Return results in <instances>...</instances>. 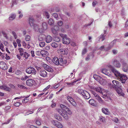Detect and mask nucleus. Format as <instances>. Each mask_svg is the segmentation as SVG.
<instances>
[{"instance_id":"21","label":"nucleus","mask_w":128,"mask_h":128,"mask_svg":"<svg viewBox=\"0 0 128 128\" xmlns=\"http://www.w3.org/2000/svg\"><path fill=\"white\" fill-rule=\"evenodd\" d=\"M43 66L44 68L48 72H52L53 71V70L52 68L46 64H43Z\"/></svg>"},{"instance_id":"29","label":"nucleus","mask_w":128,"mask_h":128,"mask_svg":"<svg viewBox=\"0 0 128 128\" xmlns=\"http://www.w3.org/2000/svg\"><path fill=\"white\" fill-rule=\"evenodd\" d=\"M39 52V54H40L44 56H45V55H47L48 54V52L44 50H42L40 52Z\"/></svg>"},{"instance_id":"2","label":"nucleus","mask_w":128,"mask_h":128,"mask_svg":"<svg viewBox=\"0 0 128 128\" xmlns=\"http://www.w3.org/2000/svg\"><path fill=\"white\" fill-rule=\"evenodd\" d=\"M29 23L30 26H33L34 29L35 31H39L40 32V30L41 29L39 28L38 25L34 24V20L32 18L30 17L29 18Z\"/></svg>"},{"instance_id":"33","label":"nucleus","mask_w":128,"mask_h":128,"mask_svg":"<svg viewBox=\"0 0 128 128\" xmlns=\"http://www.w3.org/2000/svg\"><path fill=\"white\" fill-rule=\"evenodd\" d=\"M18 50L20 52V55L21 56H22L24 54L25 52L24 51V49H23L22 48H18Z\"/></svg>"},{"instance_id":"61","label":"nucleus","mask_w":128,"mask_h":128,"mask_svg":"<svg viewBox=\"0 0 128 128\" xmlns=\"http://www.w3.org/2000/svg\"><path fill=\"white\" fill-rule=\"evenodd\" d=\"M9 86L10 87L12 88H14L15 86L12 84H9Z\"/></svg>"},{"instance_id":"19","label":"nucleus","mask_w":128,"mask_h":128,"mask_svg":"<svg viewBox=\"0 0 128 128\" xmlns=\"http://www.w3.org/2000/svg\"><path fill=\"white\" fill-rule=\"evenodd\" d=\"M39 74L41 76L44 78L46 77L47 76V73L44 70H40Z\"/></svg>"},{"instance_id":"22","label":"nucleus","mask_w":128,"mask_h":128,"mask_svg":"<svg viewBox=\"0 0 128 128\" xmlns=\"http://www.w3.org/2000/svg\"><path fill=\"white\" fill-rule=\"evenodd\" d=\"M60 59H58V58H55L53 59V62L56 64L58 65H60Z\"/></svg>"},{"instance_id":"6","label":"nucleus","mask_w":128,"mask_h":128,"mask_svg":"<svg viewBox=\"0 0 128 128\" xmlns=\"http://www.w3.org/2000/svg\"><path fill=\"white\" fill-rule=\"evenodd\" d=\"M26 72L29 74H32L34 75H35L37 72L35 69L33 67L31 66L30 67L26 70Z\"/></svg>"},{"instance_id":"57","label":"nucleus","mask_w":128,"mask_h":128,"mask_svg":"<svg viewBox=\"0 0 128 128\" xmlns=\"http://www.w3.org/2000/svg\"><path fill=\"white\" fill-rule=\"evenodd\" d=\"M112 52L114 54H116L118 52L117 50L115 49L113 50Z\"/></svg>"},{"instance_id":"17","label":"nucleus","mask_w":128,"mask_h":128,"mask_svg":"<svg viewBox=\"0 0 128 128\" xmlns=\"http://www.w3.org/2000/svg\"><path fill=\"white\" fill-rule=\"evenodd\" d=\"M116 40L115 39L113 41H112L110 44L107 47L106 49V50H110L112 47L116 43Z\"/></svg>"},{"instance_id":"1","label":"nucleus","mask_w":128,"mask_h":128,"mask_svg":"<svg viewBox=\"0 0 128 128\" xmlns=\"http://www.w3.org/2000/svg\"><path fill=\"white\" fill-rule=\"evenodd\" d=\"M107 66L110 68L111 71L114 74L116 78L121 82L122 85L124 86L128 78L126 75L121 74L112 66L110 64L108 65Z\"/></svg>"},{"instance_id":"15","label":"nucleus","mask_w":128,"mask_h":128,"mask_svg":"<svg viewBox=\"0 0 128 128\" xmlns=\"http://www.w3.org/2000/svg\"><path fill=\"white\" fill-rule=\"evenodd\" d=\"M122 87H119L115 89L119 96H124V94L122 92Z\"/></svg>"},{"instance_id":"55","label":"nucleus","mask_w":128,"mask_h":128,"mask_svg":"<svg viewBox=\"0 0 128 128\" xmlns=\"http://www.w3.org/2000/svg\"><path fill=\"white\" fill-rule=\"evenodd\" d=\"M87 52V50L86 48H84L82 51V54L83 55L85 54Z\"/></svg>"},{"instance_id":"44","label":"nucleus","mask_w":128,"mask_h":128,"mask_svg":"<svg viewBox=\"0 0 128 128\" xmlns=\"http://www.w3.org/2000/svg\"><path fill=\"white\" fill-rule=\"evenodd\" d=\"M45 42H40L39 46L41 47L44 46L45 45Z\"/></svg>"},{"instance_id":"32","label":"nucleus","mask_w":128,"mask_h":128,"mask_svg":"<svg viewBox=\"0 0 128 128\" xmlns=\"http://www.w3.org/2000/svg\"><path fill=\"white\" fill-rule=\"evenodd\" d=\"M66 62L67 61L66 60H64L62 58L60 59V65L62 66L63 64H66Z\"/></svg>"},{"instance_id":"56","label":"nucleus","mask_w":128,"mask_h":128,"mask_svg":"<svg viewBox=\"0 0 128 128\" xmlns=\"http://www.w3.org/2000/svg\"><path fill=\"white\" fill-rule=\"evenodd\" d=\"M113 120L116 123H118V119L116 117L113 118Z\"/></svg>"},{"instance_id":"25","label":"nucleus","mask_w":128,"mask_h":128,"mask_svg":"<svg viewBox=\"0 0 128 128\" xmlns=\"http://www.w3.org/2000/svg\"><path fill=\"white\" fill-rule=\"evenodd\" d=\"M102 112L106 115H109L110 114V112L108 110L107 108H103L102 109Z\"/></svg>"},{"instance_id":"7","label":"nucleus","mask_w":128,"mask_h":128,"mask_svg":"<svg viewBox=\"0 0 128 128\" xmlns=\"http://www.w3.org/2000/svg\"><path fill=\"white\" fill-rule=\"evenodd\" d=\"M120 62L122 64L123 70L124 72H127L128 70V65L123 59H121Z\"/></svg>"},{"instance_id":"49","label":"nucleus","mask_w":128,"mask_h":128,"mask_svg":"<svg viewBox=\"0 0 128 128\" xmlns=\"http://www.w3.org/2000/svg\"><path fill=\"white\" fill-rule=\"evenodd\" d=\"M18 87L20 89H26V87L25 86H24L22 85H18Z\"/></svg>"},{"instance_id":"40","label":"nucleus","mask_w":128,"mask_h":128,"mask_svg":"<svg viewBox=\"0 0 128 128\" xmlns=\"http://www.w3.org/2000/svg\"><path fill=\"white\" fill-rule=\"evenodd\" d=\"M52 15L53 16L56 18V20H58L59 19V17L58 16V15L57 13H53L52 14Z\"/></svg>"},{"instance_id":"53","label":"nucleus","mask_w":128,"mask_h":128,"mask_svg":"<svg viewBox=\"0 0 128 128\" xmlns=\"http://www.w3.org/2000/svg\"><path fill=\"white\" fill-rule=\"evenodd\" d=\"M55 118L56 119L59 121L61 120H62V117L59 116H58L56 117Z\"/></svg>"},{"instance_id":"20","label":"nucleus","mask_w":128,"mask_h":128,"mask_svg":"<svg viewBox=\"0 0 128 128\" xmlns=\"http://www.w3.org/2000/svg\"><path fill=\"white\" fill-rule=\"evenodd\" d=\"M43 66L44 68L48 72H52L53 71V70L52 68L46 64H43Z\"/></svg>"},{"instance_id":"24","label":"nucleus","mask_w":128,"mask_h":128,"mask_svg":"<svg viewBox=\"0 0 128 128\" xmlns=\"http://www.w3.org/2000/svg\"><path fill=\"white\" fill-rule=\"evenodd\" d=\"M46 40V42L47 43H49L51 42L52 40V37L50 36H48L45 38Z\"/></svg>"},{"instance_id":"64","label":"nucleus","mask_w":128,"mask_h":128,"mask_svg":"<svg viewBox=\"0 0 128 128\" xmlns=\"http://www.w3.org/2000/svg\"><path fill=\"white\" fill-rule=\"evenodd\" d=\"M128 26V20L126 21L125 23L124 27L125 28H126Z\"/></svg>"},{"instance_id":"62","label":"nucleus","mask_w":128,"mask_h":128,"mask_svg":"<svg viewBox=\"0 0 128 128\" xmlns=\"http://www.w3.org/2000/svg\"><path fill=\"white\" fill-rule=\"evenodd\" d=\"M97 3V2L96 1H94L92 3V5L94 7L95 6L96 4Z\"/></svg>"},{"instance_id":"59","label":"nucleus","mask_w":128,"mask_h":128,"mask_svg":"<svg viewBox=\"0 0 128 128\" xmlns=\"http://www.w3.org/2000/svg\"><path fill=\"white\" fill-rule=\"evenodd\" d=\"M93 77L96 80L98 81V76L96 75H94V76Z\"/></svg>"},{"instance_id":"37","label":"nucleus","mask_w":128,"mask_h":128,"mask_svg":"<svg viewBox=\"0 0 128 128\" xmlns=\"http://www.w3.org/2000/svg\"><path fill=\"white\" fill-rule=\"evenodd\" d=\"M2 33L4 37L6 39H8V34L7 33L3 31H2Z\"/></svg>"},{"instance_id":"39","label":"nucleus","mask_w":128,"mask_h":128,"mask_svg":"<svg viewBox=\"0 0 128 128\" xmlns=\"http://www.w3.org/2000/svg\"><path fill=\"white\" fill-rule=\"evenodd\" d=\"M30 96H27L25 98V99H23L22 100V102L23 103H26L28 102V100L27 99V98L29 97Z\"/></svg>"},{"instance_id":"34","label":"nucleus","mask_w":128,"mask_h":128,"mask_svg":"<svg viewBox=\"0 0 128 128\" xmlns=\"http://www.w3.org/2000/svg\"><path fill=\"white\" fill-rule=\"evenodd\" d=\"M41 119L40 118H37L36 120V123L39 126L41 125Z\"/></svg>"},{"instance_id":"13","label":"nucleus","mask_w":128,"mask_h":128,"mask_svg":"<svg viewBox=\"0 0 128 128\" xmlns=\"http://www.w3.org/2000/svg\"><path fill=\"white\" fill-rule=\"evenodd\" d=\"M112 64L117 68H119L121 67V64L120 62L116 59L114 60L113 61Z\"/></svg>"},{"instance_id":"8","label":"nucleus","mask_w":128,"mask_h":128,"mask_svg":"<svg viewBox=\"0 0 128 128\" xmlns=\"http://www.w3.org/2000/svg\"><path fill=\"white\" fill-rule=\"evenodd\" d=\"M91 92L96 98L98 101L101 104L104 103V101L102 100L101 98L98 94L93 91L92 90H91Z\"/></svg>"},{"instance_id":"54","label":"nucleus","mask_w":128,"mask_h":128,"mask_svg":"<svg viewBox=\"0 0 128 128\" xmlns=\"http://www.w3.org/2000/svg\"><path fill=\"white\" fill-rule=\"evenodd\" d=\"M53 27L56 30H57L58 31L59 30V27L58 26H55Z\"/></svg>"},{"instance_id":"3","label":"nucleus","mask_w":128,"mask_h":128,"mask_svg":"<svg viewBox=\"0 0 128 128\" xmlns=\"http://www.w3.org/2000/svg\"><path fill=\"white\" fill-rule=\"evenodd\" d=\"M78 92L82 94L83 97L86 99H88L90 98V96L89 93L85 90L79 89L78 90Z\"/></svg>"},{"instance_id":"18","label":"nucleus","mask_w":128,"mask_h":128,"mask_svg":"<svg viewBox=\"0 0 128 128\" xmlns=\"http://www.w3.org/2000/svg\"><path fill=\"white\" fill-rule=\"evenodd\" d=\"M0 88L4 90L10 92L11 91V89L9 87H8L6 85L4 84L3 85L0 86Z\"/></svg>"},{"instance_id":"5","label":"nucleus","mask_w":128,"mask_h":128,"mask_svg":"<svg viewBox=\"0 0 128 128\" xmlns=\"http://www.w3.org/2000/svg\"><path fill=\"white\" fill-rule=\"evenodd\" d=\"M112 82L113 84L110 85V87L112 88H113L115 89L118 88L122 87L121 84L118 81L113 80Z\"/></svg>"},{"instance_id":"14","label":"nucleus","mask_w":128,"mask_h":128,"mask_svg":"<svg viewBox=\"0 0 128 128\" xmlns=\"http://www.w3.org/2000/svg\"><path fill=\"white\" fill-rule=\"evenodd\" d=\"M7 68V65L5 62L2 61L0 62V68L4 70H6Z\"/></svg>"},{"instance_id":"11","label":"nucleus","mask_w":128,"mask_h":128,"mask_svg":"<svg viewBox=\"0 0 128 128\" xmlns=\"http://www.w3.org/2000/svg\"><path fill=\"white\" fill-rule=\"evenodd\" d=\"M68 100L71 104L73 106H76V104L74 100L71 96L69 95H67L66 97Z\"/></svg>"},{"instance_id":"9","label":"nucleus","mask_w":128,"mask_h":128,"mask_svg":"<svg viewBox=\"0 0 128 128\" xmlns=\"http://www.w3.org/2000/svg\"><path fill=\"white\" fill-rule=\"evenodd\" d=\"M60 107L64 111V113H67L68 114L70 115L72 114V112L65 105L63 104H61L60 106Z\"/></svg>"},{"instance_id":"41","label":"nucleus","mask_w":128,"mask_h":128,"mask_svg":"<svg viewBox=\"0 0 128 128\" xmlns=\"http://www.w3.org/2000/svg\"><path fill=\"white\" fill-rule=\"evenodd\" d=\"M51 46L54 48H56L58 46V44L56 42L52 43L51 44Z\"/></svg>"},{"instance_id":"38","label":"nucleus","mask_w":128,"mask_h":128,"mask_svg":"<svg viewBox=\"0 0 128 128\" xmlns=\"http://www.w3.org/2000/svg\"><path fill=\"white\" fill-rule=\"evenodd\" d=\"M29 56V54L26 52H24L23 54L24 57L26 59L28 58Z\"/></svg>"},{"instance_id":"48","label":"nucleus","mask_w":128,"mask_h":128,"mask_svg":"<svg viewBox=\"0 0 128 128\" xmlns=\"http://www.w3.org/2000/svg\"><path fill=\"white\" fill-rule=\"evenodd\" d=\"M58 122V121L56 120H53L52 122V123L53 125L56 126Z\"/></svg>"},{"instance_id":"60","label":"nucleus","mask_w":128,"mask_h":128,"mask_svg":"<svg viewBox=\"0 0 128 128\" xmlns=\"http://www.w3.org/2000/svg\"><path fill=\"white\" fill-rule=\"evenodd\" d=\"M3 47L4 45L2 43H1L0 45V49L2 51H3Z\"/></svg>"},{"instance_id":"12","label":"nucleus","mask_w":128,"mask_h":128,"mask_svg":"<svg viewBox=\"0 0 128 128\" xmlns=\"http://www.w3.org/2000/svg\"><path fill=\"white\" fill-rule=\"evenodd\" d=\"M26 83L28 86H32L34 84L35 81L34 80L29 79L26 80Z\"/></svg>"},{"instance_id":"58","label":"nucleus","mask_w":128,"mask_h":128,"mask_svg":"<svg viewBox=\"0 0 128 128\" xmlns=\"http://www.w3.org/2000/svg\"><path fill=\"white\" fill-rule=\"evenodd\" d=\"M21 72L20 70H17L16 72V74L17 75H18L19 74H21Z\"/></svg>"},{"instance_id":"50","label":"nucleus","mask_w":128,"mask_h":128,"mask_svg":"<svg viewBox=\"0 0 128 128\" xmlns=\"http://www.w3.org/2000/svg\"><path fill=\"white\" fill-rule=\"evenodd\" d=\"M100 120L104 122L105 121V118L103 116H101L100 117Z\"/></svg>"},{"instance_id":"31","label":"nucleus","mask_w":128,"mask_h":128,"mask_svg":"<svg viewBox=\"0 0 128 128\" xmlns=\"http://www.w3.org/2000/svg\"><path fill=\"white\" fill-rule=\"evenodd\" d=\"M102 72L104 74L108 76H109L110 75V74L108 72V70L107 69L105 68L103 69L102 71Z\"/></svg>"},{"instance_id":"26","label":"nucleus","mask_w":128,"mask_h":128,"mask_svg":"<svg viewBox=\"0 0 128 128\" xmlns=\"http://www.w3.org/2000/svg\"><path fill=\"white\" fill-rule=\"evenodd\" d=\"M94 90L96 91L97 92H99L100 94H102V89L100 87H98L95 88Z\"/></svg>"},{"instance_id":"16","label":"nucleus","mask_w":128,"mask_h":128,"mask_svg":"<svg viewBox=\"0 0 128 128\" xmlns=\"http://www.w3.org/2000/svg\"><path fill=\"white\" fill-rule=\"evenodd\" d=\"M42 28L40 30V32L42 33L44 31L46 30L47 28V24L46 22H43L42 24Z\"/></svg>"},{"instance_id":"36","label":"nucleus","mask_w":128,"mask_h":128,"mask_svg":"<svg viewBox=\"0 0 128 128\" xmlns=\"http://www.w3.org/2000/svg\"><path fill=\"white\" fill-rule=\"evenodd\" d=\"M15 17L16 15L15 14H12L9 17V20H12L15 18Z\"/></svg>"},{"instance_id":"23","label":"nucleus","mask_w":128,"mask_h":128,"mask_svg":"<svg viewBox=\"0 0 128 128\" xmlns=\"http://www.w3.org/2000/svg\"><path fill=\"white\" fill-rule=\"evenodd\" d=\"M106 28H107V27H106ZM106 30L107 29H106V30H104V34H102L99 37V38L100 39H102V41H103L105 38V37L106 35Z\"/></svg>"},{"instance_id":"45","label":"nucleus","mask_w":128,"mask_h":128,"mask_svg":"<svg viewBox=\"0 0 128 128\" xmlns=\"http://www.w3.org/2000/svg\"><path fill=\"white\" fill-rule=\"evenodd\" d=\"M57 24L59 26H61L63 24V22L61 20H60L57 22Z\"/></svg>"},{"instance_id":"43","label":"nucleus","mask_w":128,"mask_h":128,"mask_svg":"<svg viewBox=\"0 0 128 128\" xmlns=\"http://www.w3.org/2000/svg\"><path fill=\"white\" fill-rule=\"evenodd\" d=\"M56 127L59 128H62L63 127V125L62 124L58 122Z\"/></svg>"},{"instance_id":"47","label":"nucleus","mask_w":128,"mask_h":128,"mask_svg":"<svg viewBox=\"0 0 128 128\" xmlns=\"http://www.w3.org/2000/svg\"><path fill=\"white\" fill-rule=\"evenodd\" d=\"M22 104L21 103L19 102H16V103H15L14 104V106H16V107L20 105H21Z\"/></svg>"},{"instance_id":"10","label":"nucleus","mask_w":128,"mask_h":128,"mask_svg":"<svg viewBox=\"0 0 128 128\" xmlns=\"http://www.w3.org/2000/svg\"><path fill=\"white\" fill-rule=\"evenodd\" d=\"M56 110L65 119L68 120V116L67 114L66 113H64V111L63 109L62 110L60 109H57Z\"/></svg>"},{"instance_id":"30","label":"nucleus","mask_w":128,"mask_h":128,"mask_svg":"<svg viewBox=\"0 0 128 128\" xmlns=\"http://www.w3.org/2000/svg\"><path fill=\"white\" fill-rule=\"evenodd\" d=\"M59 51L61 53L64 55L67 54H68V52L67 50L64 49H61L59 50Z\"/></svg>"},{"instance_id":"27","label":"nucleus","mask_w":128,"mask_h":128,"mask_svg":"<svg viewBox=\"0 0 128 128\" xmlns=\"http://www.w3.org/2000/svg\"><path fill=\"white\" fill-rule=\"evenodd\" d=\"M46 38V36L44 34H42L39 35L38 39L39 41H42L44 40Z\"/></svg>"},{"instance_id":"52","label":"nucleus","mask_w":128,"mask_h":128,"mask_svg":"<svg viewBox=\"0 0 128 128\" xmlns=\"http://www.w3.org/2000/svg\"><path fill=\"white\" fill-rule=\"evenodd\" d=\"M30 37L28 35H27L26 37V40L27 41H29L30 40Z\"/></svg>"},{"instance_id":"4","label":"nucleus","mask_w":128,"mask_h":128,"mask_svg":"<svg viewBox=\"0 0 128 128\" xmlns=\"http://www.w3.org/2000/svg\"><path fill=\"white\" fill-rule=\"evenodd\" d=\"M59 35L62 38L63 44H68L70 43V39L68 38L66 34H60Z\"/></svg>"},{"instance_id":"51","label":"nucleus","mask_w":128,"mask_h":128,"mask_svg":"<svg viewBox=\"0 0 128 128\" xmlns=\"http://www.w3.org/2000/svg\"><path fill=\"white\" fill-rule=\"evenodd\" d=\"M12 34L15 39L17 38V36L16 34V32L14 31L12 32Z\"/></svg>"},{"instance_id":"46","label":"nucleus","mask_w":128,"mask_h":128,"mask_svg":"<svg viewBox=\"0 0 128 128\" xmlns=\"http://www.w3.org/2000/svg\"><path fill=\"white\" fill-rule=\"evenodd\" d=\"M44 14L45 15L46 17L48 18H49L50 17L48 13V12H47L46 11H44Z\"/></svg>"},{"instance_id":"63","label":"nucleus","mask_w":128,"mask_h":128,"mask_svg":"<svg viewBox=\"0 0 128 128\" xmlns=\"http://www.w3.org/2000/svg\"><path fill=\"white\" fill-rule=\"evenodd\" d=\"M30 53L32 54V57L34 56V51L32 50H31L30 52Z\"/></svg>"},{"instance_id":"35","label":"nucleus","mask_w":128,"mask_h":128,"mask_svg":"<svg viewBox=\"0 0 128 128\" xmlns=\"http://www.w3.org/2000/svg\"><path fill=\"white\" fill-rule=\"evenodd\" d=\"M48 23L49 25L51 26L54 24V21L53 19L52 18H50L49 20Z\"/></svg>"},{"instance_id":"28","label":"nucleus","mask_w":128,"mask_h":128,"mask_svg":"<svg viewBox=\"0 0 128 128\" xmlns=\"http://www.w3.org/2000/svg\"><path fill=\"white\" fill-rule=\"evenodd\" d=\"M88 102L92 106H95L96 105V101L93 99H90L89 101Z\"/></svg>"},{"instance_id":"42","label":"nucleus","mask_w":128,"mask_h":128,"mask_svg":"<svg viewBox=\"0 0 128 128\" xmlns=\"http://www.w3.org/2000/svg\"><path fill=\"white\" fill-rule=\"evenodd\" d=\"M52 31V32L54 34H56L58 33V31L56 30L53 27H52L51 28Z\"/></svg>"}]
</instances>
